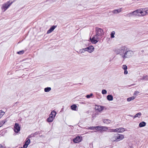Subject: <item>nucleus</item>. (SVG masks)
Wrapping results in <instances>:
<instances>
[{"instance_id": "f257e3e1", "label": "nucleus", "mask_w": 148, "mask_h": 148, "mask_svg": "<svg viewBox=\"0 0 148 148\" xmlns=\"http://www.w3.org/2000/svg\"><path fill=\"white\" fill-rule=\"evenodd\" d=\"M127 48L125 46L122 47L117 50L115 51V52L117 55L119 54L121 56H125Z\"/></svg>"}, {"instance_id": "f03ea898", "label": "nucleus", "mask_w": 148, "mask_h": 148, "mask_svg": "<svg viewBox=\"0 0 148 148\" xmlns=\"http://www.w3.org/2000/svg\"><path fill=\"white\" fill-rule=\"evenodd\" d=\"M14 1V0L10 3V1H7L6 3L3 4L1 8L2 10H4L3 12H5L6 11Z\"/></svg>"}, {"instance_id": "7ed1b4c3", "label": "nucleus", "mask_w": 148, "mask_h": 148, "mask_svg": "<svg viewBox=\"0 0 148 148\" xmlns=\"http://www.w3.org/2000/svg\"><path fill=\"white\" fill-rule=\"evenodd\" d=\"M95 32L96 36H99L100 37L102 36L104 34L103 30L98 27H95Z\"/></svg>"}, {"instance_id": "20e7f679", "label": "nucleus", "mask_w": 148, "mask_h": 148, "mask_svg": "<svg viewBox=\"0 0 148 148\" xmlns=\"http://www.w3.org/2000/svg\"><path fill=\"white\" fill-rule=\"evenodd\" d=\"M55 116L56 111L54 110L51 112L49 115V117L47 119V121L49 122H52Z\"/></svg>"}, {"instance_id": "39448f33", "label": "nucleus", "mask_w": 148, "mask_h": 148, "mask_svg": "<svg viewBox=\"0 0 148 148\" xmlns=\"http://www.w3.org/2000/svg\"><path fill=\"white\" fill-rule=\"evenodd\" d=\"M14 127V131L16 133H18L20 130V126L18 123H15Z\"/></svg>"}, {"instance_id": "423d86ee", "label": "nucleus", "mask_w": 148, "mask_h": 148, "mask_svg": "<svg viewBox=\"0 0 148 148\" xmlns=\"http://www.w3.org/2000/svg\"><path fill=\"white\" fill-rule=\"evenodd\" d=\"M82 137L79 136H77L73 140V142L75 143H77L81 142L82 140Z\"/></svg>"}, {"instance_id": "0eeeda50", "label": "nucleus", "mask_w": 148, "mask_h": 148, "mask_svg": "<svg viewBox=\"0 0 148 148\" xmlns=\"http://www.w3.org/2000/svg\"><path fill=\"white\" fill-rule=\"evenodd\" d=\"M116 135L117 136V142L122 140L124 138V136L123 134H116Z\"/></svg>"}, {"instance_id": "6e6552de", "label": "nucleus", "mask_w": 148, "mask_h": 148, "mask_svg": "<svg viewBox=\"0 0 148 148\" xmlns=\"http://www.w3.org/2000/svg\"><path fill=\"white\" fill-rule=\"evenodd\" d=\"M94 49V48L91 45L85 48V49L86 50V51L89 53H91L93 51Z\"/></svg>"}, {"instance_id": "1a4fd4ad", "label": "nucleus", "mask_w": 148, "mask_h": 148, "mask_svg": "<svg viewBox=\"0 0 148 148\" xmlns=\"http://www.w3.org/2000/svg\"><path fill=\"white\" fill-rule=\"evenodd\" d=\"M90 39L91 42L92 44H96L99 41V40H96L95 39V36L92 37V38H90Z\"/></svg>"}, {"instance_id": "9d476101", "label": "nucleus", "mask_w": 148, "mask_h": 148, "mask_svg": "<svg viewBox=\"0 0 148 148\" xmlns=\"http://www.w3.org/2000/svg\"><path fill=\"white\" fill-rule=\"evenodd\" d=\"M56 28V26L53 25L51 27L50 29L47 31V34H49L51 32Z\"/></svg>"}, {"instance_id": "9b49d317", "label": "nucleus", "mask_w": 148, "mask_h": 148, "mask_svg": "<svg viewBox=\"0 0 148 148\" xmlns=\"http://www.w3.org/2000/svg\"><path fill=\"white\" fill-rule=\"evenodd\" d=\"M111 140L112 142H117L116 134H114V136L111 138Z\"/></svg>"}, {"instance_id": "f8f14e48", "label": "nucleus", "mask_w": 148, "mask_h": 148, "mask_svg": "<svg viewBox=\"0 0 148 148\" xmlns=\"http://www.w3.org/2000/svg\"><path fill=\"white\" fill-rule=\"evenodd\" d=\"M146 125V123L144 121H142L140 122L139 125V126L140 127H143L145 126Z\"/></svg>"}, {"instance_id": "ddd939ff", "label": "nucleus", "mask_w": 148, "mask_h": 148, "mask_svg": "<svg viewBox=\"0 0 148 148\" xmlns=\"http://www.w3.org/2000/svg\"><path fill=\"white\" fill-rule=\"evenodd\" d=\"M126 55H127L128 56H130V55H133L134 53V52L130 50L127 51V49H126Z\"/></svg>"}, {"instance_id": "4468645a", "label": "nucleus", "mask_w": 148, "mask_h": 148, "mask_svg": "<svg viewBox=\"0 0 148 148\" xmlns=\"http://www.w3.org/2000/svg\"><path fill=\"white\" fill-rule=\"evenodd\" d=\"M37 134V132H36L34 134H32L31 135H29L28 136V137L27 138L28 139H29L32 137H35V135Z\"/></svg>"}, {"instance_id": "2eb2a0df", "label": "nucleus", "mask_w": 148, "mask_h": 148, "mask_svg": "<svg viewBox=\"0 0 148 148\" xmlns=\"http://www.w3.org/2000/svg\"><path fill=\"white\" fill-rule=\"evenodd\" d=\"M108 100L109 101H112L113 100V97L112 95H109L107 97Z\"/></svg>"}, {"instance_id": "dca6fc26", "label": "nucleus", "mask_w": 148, "mask_h": 148, "mask_svg": "<svg viewBox=\"0 0 148 148\" xmlns=\"http://www.w3.org/2000/svg\"><path fill=\"white\" fill-rule=\"evenodd\" d=\"M125 131V128L122 127H120L118 128V132L122 133Z\"/></svg>"}, {"instance_id": "f3484780", "label": "nucleus", "mask_w": 148, "mask_h": 148, "mask_svg": "<svg viewBox=\"0 0 148 148\" xmlns=\"http://www.w3.org/2000/svg\"><path fill=\"white\" fill-rule=\"evenodd\" d=\"M111 121L110 120L108 119H104L103 121V122L104 123L107 124H109L110 123Z\"/></svg>"}, {"instance_id": "a211bd4d", "label": "nucleus", "mask_w": 148, "mask_h": 148, "mask_svg": "<svg viewBox=\"0 0 148 148\" xmlns=\"http://www.w3.org/2000/svg\"><path fill=\"white\" fill-rule=\"evenodd\" d=\"M77 106L75 104H74L71 106V108L73 110L76 111L77 110Z\"/></svg>"}, {"instance_id": "6ab92c4d", "label": "nucleus", "mask_w": 148, "mask_h": 148, "mask_svg": "<svg viewBox=\"0 0 148 148\" xmlns=\"http://www.w3.org/2000/svg\"><path fill=\"white\" fill-rule=\"evenodd\" d=\"M108 129V127L105 126H101V132L105 131Z\"/></svg>"}, {"instance_id": "aec40b11", "label": "nucleus", "mask_w": 148, "mask_h": 148, "mask_svg": "<svg viewBox=\"0 0 148 148\" xmlns=\"http://www.w3.org/2000/svg\"><path fill=\"white\" fill-rule=\"evenodd\" d=\"M95 129L98 131H99L101 132V126H97L95 127Z\"/></svg>"}, {"instance_id": "412c9836", "label": "nucleus", "mask_w": 148, "mask_h": 148, "mask_svg": "<svg viewBox=\"0 0 148 148\" xmlns=\"http://www.w3.org/2000/svg\"><path fill=\"white\" fill-rule=\"evenodd\" d=\"M135 98V97L134 96L131 97L127 98V101L128 102L130 101H131L133 100Z\"/></svg>"}, {"instance_id": "4be33fe9", "label": "nucleus", "mask_w": 148, "mask_h": 148, "mask_svg": "<svg viewBox=\"0 0 148 148\" xmlns=\"http://www.w3.org/2000/svg\"><path fill=\"white\" fill-rule=\"evenodd\" d=\"M121 12V10L120 9L115 10H113L112 12V13L114 14H117Z\"/></svg>"}, {"instance_id": "5701e85b", "label": "nucleus", "mask_w": 148, "mask_h": 148, "mask_svg": "<svg viewBox=\"0 0 148 148\" xmlns=\"http://www.w3.org/2000/svg\"><path fill=\"white\" fill-rule=\"evenodd\" d=\"M51 89V87H47L44 89L45 92H49Z\"/></svg>"}, {"instance_id": "b1692460", "label": "nucleus", "mask_w": 148, "mask_h": 148, "mask_svg": "<svg viewBox=\"0 0 148 148\" xmlns=\"http://www.w3.org/2000/svg\"><path fill=\"white\" fill-rule=\"evenodd\" d=\"M141 115V113L140 112L136 114V115L134 116V119L137 117L138 118L140 117Z\"/></svg>"}, {"instance_id": "393cba45", "label": "nucleus", "mask_w": 148, "mask_h": 148, "mask_svg": "<svg viewBox=\"0 0 148 148\" xmlns=\"http://www.w3.org/2000/svg\"><path fill=\"white\" fill-rule=\"evenodd\" d=\"M30 143V140L29 139H28V138H27L26 139L25 142V144L27 145H28Z\"/></svg>"}, {"instance_id": "a878e982", "label": "nucleus", "mask_w": 148, "mask_h": 148, "mask_svg": "<svg viewBox=\"0 0 148 148\" xmlns=\"http://www.w3.org/2000/svg\"><path fill=\"white\" fill-rule=\"evenodd\" d=\"M141 14L142 16H144L147 14L145 9H142V13H141Z\"/></svg>"}, {"instance_id": "bb28decb", "label": "nucleus", "mask_w": 148, "mask_h": 148, "mask_svg": "<svg viewBox=\"0 0 148 148\" xmlns=\"http://www.w3.org/2000/svg\"><path fill=\"white\" fill-rule=\"evenodd\" d=\"M115 34V32L114 31L112 32L110 34V37L111 38H113L114 37V35Z\"/></svg>"}, {"instance_id": "cd10ccee", "label": "nucleus", "mask_w": 148, "mask_h": 148, "mask_svg": "<svg viewBox=\"0 0 148 148\" xmlns=\"http://www.w3.org/2000/svg\"><path fill=\"white\" fill-rule=\"evenodd\" d=\"M5 112L2 110H0V119L4 115Z\"/></svg>"}, {"instance_id": "c85d7f7f", "label": "nucleus", "mask_w": 148, "mask_h": 148, "mask_svg": "<svg viewBox=\"0 0 148 148\" xmlns=\"http://www.w3.org/2000/svg\"><path fill=\"white\" fill-rule=\"evenodd\" d=\"M99 111H101L103 110V107L101 106H99L98 107V108L97 109Z\"/></svg>"}, {"instance_id": "c756f323", "label": "nucleus", "mask_w": 148, "mask_h": 148, "mask_svg": "<svg viewBox=\"0 0 148 148\" xmlns=\"http://www.w3.org/2000/svg\"><path fill=\"white\" fill-rule=\"evenodd\" d=\"M24 50H22L17 52V53L19 55H22L24 53Z\"/></svg>"}, {"instance_id": "7c9ffc66", "label": "nucleus", "mask_w": 148, "mask_h": 148, "mask_svg": "<svg viewBox=\"0 0 148 148\" xmlns=\"http://www.w3.org/2000/svg\"><path fill=\"white\" fill-rule=\"evenodd\" d=\"M142 9H141H141H138L137 10H136V11H137V12H138V15H139V13L141 14V13H142Z\"/></svg>"}, {"instance_id": "2f4dec72", "label": "nucleus", "mask_w": 148, "mask_h": 148, "mask_svg": "<svg viewBox=\"0 0 148 148\" xmlns=\"http://www.w3.org/2000/svg\"><path fill=\"white\" fill-rule=\"evenodd\" d=\"M137 12V11H136V10L134 11L132 13V14L139 15L138 12Z\"/></svg>"}, {"instance_id": "473e14b6", "label": "nucleus", "mask_w": 148, "mask_h": 148, "mask_svg": "<svg viewBox=\"0 0 148 148\" xmlns=\"http://www.w3.org/2000/svg\"><path fill=\"white\" fill-rule=\"evenodd\" d=\"M25 60L26 61L25 62V63H28L29 62L31 61V59H27H27H26L25 60H24V61H25Z\"/></svg>"}, {"instance_id": "72a5a7b5", "label": "nucleus", "mask_w": 148, "mask_h": 148, "mask_svg": "<svg viewBox=\"0 0 148 148\" xmlns=\"http://www.w3.org/2000/svg\"><path fill=\"white\" fill-rule=\"evenodd\" d=\"M93 95V94L92 93H91L90 95H88L86 96V97L87 98H90L91 97H92Z\"/></svg>"}, {"instance_id": "f704fd0d", "label": "nucleus", "mask_w": 148, "mask_h": 148, "mask_svg": "<svg viewBox=\"0 0 148 148\" xmlns=\"http://www.w3.org/2000/svg\"><path fill=\"white\" fill-rule=\"evenodd\" d=\"M86 51V49H85V48H84V49H80V50L79 52L81 53H84V52H85Z\"/></svg>"}, {"instance_id": "c9c22d12", "label": "nucleus", "mask_w": 148, "mask_h": 148, "mask_svg": "<svg viewBox=\"0 0 148 148\" xmlns=\"http://www.w3.org/2000/svg\"><path fill=\"white\" fill-rule=\"evenodd\" d=\"M122 68L124 70H127V67L126 65H124L123 66Z\"/></svg>"}, {"instance_id": "e433bc0d", "label": "nucleus", "mask_w": 148, "mask_h": 148, "mask_svg": "<svg viewBox=\"0 0 148 148\" xmlns=\"http://www.w3.org/2000/svg\"><path fill=\"white\" fill-rule=\"evenodd\" d=\"M107 91L106 90H103L102 91V93L103 94H105L107 93Z\"/></svg>"}, {"instance_id": "4c0bfd02", "label": "nucleus", "mask_w": 148, "mask_h": 148, "mask_svg": "<svg viewBox=\"0 0 148 148\" xmlns=\"http://www.w3.org/2000/svg\"><path fill=\"white\" fill-rule=\"evenodd\" d=\"M0 122L1 123V124L2 126L6 122V121L5 120H4L1 121Z\"/></svg>"}, {"instance_id": "58836bf2", "label": "nucleus", "mask_w": 148, "mask_h": 148, "mask_svg": "<svg viewBox=\"0 0 148 148\" xmlns=\"http://www.w3.org/2000/svg\"><path fill=\"white\" fill-rule=\"evenodd\" d=\"M95 129V127L93 126L89 127L88 128H87L88 129H90L91 130H94Z\"/></svg>"}, {"instance_id": "ea45409f", "label": "nucleus", "mask_w": 148, "mask_h": 148, "mask_svg": "<svg viewBox=\"0 0 148 148\" xmlns=\"http://www.w3.org/2000/svg\"><path fill=\"white\" fill-rule=\"evenodd\" d=\"M95 39L96 40H97L100 39L99 37V36H96V34L95 35Z\"/></svg>"}, {"instance_id": "a19ab883", "label": "nucleus", "mask_w": 148, "mask_h": 148, "mask_svg": "<svg viewBox=\"0 0 148 148\" xmlns=\"http://www.w3.org/2000/svg\"><path fill=\"white\" fill-rule=\"evenodd\" d=\"M108 132H114V129H110L109 130Z\"/></svg>"}, {"instance_id": "79ce46f5", "label": "nucleus", "mask_w": 148, "mask_h": 148, "mask_svg": "<svg viewBox=\"0 0 148 148\" xmlns=\"http://www.w3.org/2000/svg\"><path fill=\"white\" fill-rule=\"evenodd\" d=\"M28 146V145H27L25 144L24 145H23V147L24 148H27V147Z\"/></svg>"}, {"instance_id": "37998d69", "label": "nucleus", "mask_w": 148, "mask_h": 148, "mask_svg": "<svg viewBox=\"0 0 148 148\" xmlns=\"http://www.w3.org/2000/svg\"><path fill=\"white\" fill-rule=\"evenodd\" d=\"M118 128H117L115 129H114V132H118Z\"/></svg>"}, {"instance_id": "c03bdc74", "label": "nucleus", "mask_w": 148, "mask_h": 148, "mask_svg": "<svg viewBox=\"0 0 148 148\" xmlns=\"http://www.w3.org/2000/svg\"><path fill=\"white\" fill-rule=\"evenodd\" d=\"M147 75H146L145 76H144L143 77V79H145V80H147V78H146V77H147Z\"/></svg>"}, {"instance_id": "a18cd8bd", "label": "nucleus", "mask_w": 148, "mask_h": 148, "mask_svg": "<svg viewBox=\"0 0 148 148\" xmlns=\"http://www.w3.org/2000/svg\"><path fill=\"white\" fill-rule=\"evenodd\" d=\"M145 9L147 14H148V8H146Z\"/></svg>"}, {"instance_id": "49530a36", "label": "nucleus", "mask_w": 148, "mask_h": 148, "mask_svg": "<svg viewBox=\"0 0 148 148\" xmlns=\"http://www.w3.org/2000/svg\"><path fill=\"white\" fill-rule=\"evenodd\" d=\"M128 73V72L127 70H124V74H127Z\"/></svg>"}, {"instance_id": "de8ad7c7", "label": "nucleus", "mask_w": 148, "mask_h": 148, "mask_svg": "<svg viewBox=\"0 0 148 148\" xmlns=\"http://www.w3.org/2000/svg\"><path fill=\"white\" fill-rule=\"evenodd\" d=\"M0 148H5L3 146L0 144Z\"/></svg>"}, {"instance_id": "09e8293b", "label": "nucleus", "mask_w": 148, "mask_h": 148, "mask_svg": "<svg viewBox=\"0 0 148 148\" xmlns=\"http://www.w3.org/2000/svg\"><path fill=\"white\" fill-rule=\"evenodd\" d=\"M127 58L126 56H123V59H124V58Z\"/></svg>"}, {"instance_id": "8fccbe9b", "label": "nucleus", "mask_w": 148, "mask_h": 148, "mask_svg": "<svg viewBox=\"0 0 148 148\" xmlns=\"http://www.w3.org/2000/svg\"><path fill=\"white\" fill-rule=\"evenodd\" d=\"M2 126L1 123V122L0 121V127H1Z\"/></svg>"}, {"instance_id": "3c124183", "label": "nucleus", "mask_w": 148, "mask_h": 148, "mask_svg": "<svg viewBox=\"0 0 148 148\" xmlns=\"http://www.w3.org/2000/svg\"><path fill=\"white\" fill-rule=\"evenodd\" d=\"M129 116H131V117H132L133 116L132 115H129Z\"/></svg>"}]
</instances>
